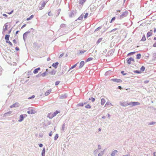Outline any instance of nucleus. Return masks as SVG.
<instances>
[{
  "mask_svg": "<svg viewBox=\"0 0 156 156\" xmlns=\"http://www.w3.org/2000/svg\"><path fill=\"white\" fill-rule=\"evenodd\" d=\"M129 14V12L127 10H126L124 12H122L121 14H120L118 16L119 19H122L123 18L126 17Z\"/></svg>",
  "mask_w": 156,
  "mask_h": 156,
  "instance_id": "1",
  "label": "nucleus"
},
{
  "mask_svg": "<svg viewBox=\"0 0 156 156\" xmlns=\"http://www.w3.org/2000/svg\"><path fill=\"white\" fill-rule=\"evenodd\" d=\"M120 105L123 107H126L128 105H129L130 104H129V103H127L125 101L120 102Z\"/></svg>",
  "mask_w": 156,
  "mask_h": 156,
  "instance_id": "2",
  "label": "nucleus"
},
{
  "mask_svg": "<svg viewBox=\"0 0 156 156\" xmlns=\"http://www.w3.org/2000/svg\"><path fill=\"white\" fill-rule=\"evenodd\" d=\"M27 116V115L24 114V115L22 114L20 115L19 117V119L18 120L19 122H21L23 120L24 118L25 117Z\"/></svg>",
  "mask_w": 156,
  "mask_h": 156,
  "instance_id": "3",
  "label": "nucleus"
},
{
  "mask_svg": "<svg viewBox=\"0 0 156 156\" xmlns=\"http://www.w3.org/2000/svg\"><path fill=\"white\" fill-rule=\"evenodd\" d=\"M110 80L118 83H121L122 82L121 80L117 78L112 79Z\"/></svg>",
  "mask_w": 156,
  "mask_h": 156,
  "instance_id": "4",
  "label": "nucleus"
},
{
  "mask_svg": "<svg viewBox=\"0 0 156 156\" xmlns=\"http://www.w3.org/2000/svg\"><path fill=\"white\" fill-rule=\"evenodd\" d=\"M127 63L128 64H131V61H134V60L133 58L132 57H130L129 58H127L126 59Z\"/></svg>",
  "mask_w": 156,
  "mask_h": 156,
  "instance_id": "5",
  "label": "nucleus"
},
{
  "mask_svg": "<svg viewBox=\"0 0 156 156\" xmlns=\"http://www.w3.org/2000/svg\"><path fill=\"white\" fill-rule=\"evenodd\" d=\"M129 104H130L129 105H131L132 106L140 105V103L138 102H129Z\"/></svg>",
  "mask_w": 156,
  "mask_h": 156,
  "instance_id": "6",
  "label": "nucleus"
},
{
  "mask_svg": "<svg viewBox=\"0 0 156 156\" xmlns=\"http://www.w3.org/2000/svg\"><path fill=\"white\" fill-rule=\"evenodd\" d=\"M19 104L18 103L16 102L10 106V108H16L19 107Z\"/></svg>",
  "mask_w": 156,
  "mask_h": 156,
  "instance_id": "7",
  "label": "nucleus"
},
{
  "mask_svg": "<svg viewBox=\"0 0 156 156\" xmlns=\"http://www.w3.org/2000/svg\"><path fill=\"white\" fill-rule=\"evenodd\" d=\"M75 12L74 11L72 10L71 11L69 14V16L70 17H73L74 16Z\"/></svg>",
  "mask_w": 156,
  "mask_h": 156,
  "instance_id": "8",
  "label": "nucleus"
},
{
  "mask_svg": "<svg viewBox=\"0 0 156 156\" xmlns=\"http://www.w3.org/2000/svg\"><path fill=\"white\" fill-rule=\"evenodd\" d=\"M67 97V94H62L59 97V98L60 99H65Z\"/></svg>",
  "mask_w": 156,
  "mask_h": 156,
  "instance_id": "9",
  "label": "nucleus"
},
{
  "mask_svg": "<svg viewBox=\"0 0 156 156\" xmlns=\"http://www.w3.org/2000/svg\"><path fill=\"white\" fill-rule=\"evenodd\" d=\"M48 73V70L47 69L45 71L41 74V75L42 77H44Z\"/></svg>",
  "mask_w": 156,
  "mask_h": 156,
  "instance_id": "10",
  "label": "nucleus"
},
{
  "mask_svg": "<svg viewBox=\"0 0 156 156\" xmlns=\"http://www.w3.org/2000/svg\"><path fill=\"white\" fill-rule=\"evenodd\" d=\"M33 46L34 48L38 49L40 48V46L38 45L37 42H34L33 43Z\"/></svg>",
  "mask_w": 156,
  "mask_h": 156,
  "instance_id": "11",
  "label": "nucleus"
},
{
  "mask_svg": "<svg viewBox=\"0 0 156 156\" xmlns=\"http://www.w3.org/2000/svg\"><path fill=\"white\" fill-rule=\"evenodd\" d=\"M52 89H50L47 90L45 93L44 95L45 96H48L51 91Z\"/></svg>",
  "mask_w": 156,
  "mask_h": 156,
  "instance_id": "12",
  "label": "nucleus"
},
{
  "mask_svg": "<svg viewBox=\"0 0 156 156\" xmlns=\"http://www.w3.org/2000/svg\"><path fill=\"white\" fill-rule=\"evenodd\" d=\"M59 63L58 62H56L55 63H54L52 64V66L55 69L57 68L58 66V65Z\"/></svg>",
  "mask_w": 156,
  "mask_h": 156,
  "instance_id": "13",
  "label": "nucleus"
},
{
  "mask_svg": "<svg viewBox=\"0 0 156 156\" xmlns=\"http://www.w3.org/2000/svg\"><path fill=\"white\" fill-rule=\"evenodd\" d=\"M84 65V62L83 61H82L80 62L79 69L81 68Z\"/></svg>",
  "mask_w": 156,
  "mask_h": 156,
  "instance_id": "14",
  "label": "nucleus"
},
{
  "mask_svg": "<svg viewBox=\"0 0 156 156\" xmlns=\"http://www.w3.org/2000/svg\"><path fill=\"white\" fill-rule=\"evenodd\" d=\"M118 152L117 150H115L112 151V153L111 154V156H115V154Z\"/></svg>",
  "mask_w": 156,
  "mask_h": 156,
  "instance_id": "15",
  "label": "nucleus"
},
{
  "mask_svg": "<svg viewBox=\"0 0 156 156\" xmlns=\"http://www.w3.org/2000/svg\"><path fill=\"white\" fill-rule=\"evenodd\" d=\"M56 73V71L54 69H52L51 72H48V73H49L51 75H55Z\"/></svg>",
  "mask_w": 156,
  "mask_h": 156,
  "instance_id": "16",
  "label": "nucleus"
},
{
  "mask_svg": "<svg viewBox=\"0 0 156 156\" xmlns=\"http://www.w3.org/2000/svg\"><path fill=\"white\" fill-rule=\"evenodd\" d=\"M48 1H48H45L44 0H43V2L41 5V6L42 7H44Z\"/></svg>",
  "mask_w": 156,
  "mask_h": 156,
  "instance_id": "17",
  "label": "nucleus"
},
{
  "mask_svg": "<svg viewBox=\"0 0 156 156\" xmlns=\"http://www.w3.org/2000/svg\"><path fill=\"white\" fill-rule=\"evenodd\" d=\"M47 117L50 119H51L54 117L52 114L51 113H48Z\"/></svg>",
  "mask_w": 156,
  "mask_h": 156,
  "instance_id": "18",
  "label": "nucleus"
},
{
  "mask_svg": "<svg viewBox=\"0 0 156 156\" xmlns=\"http://www.w3.org/2000/svg\"><path fill=\"white\" fill-rule=\"evenodd\" d=\"M41 69L40 67H38L35 69L33 73L34 74H36L38 73V71L40 70Z\"/></svg>",
  "mask_w": 156,
  "mask_h": 156,
  "instance_id": "19",
  "label": "nucleus"
},
{
  "mask_svg": "<svg viewBox=\"0 0 156 156\" xmlns=\"http://www.w3.org/2000/svg\"><path fill=\"white\" fill-rule=\"evenodd\" d=\"M83 16H84V15H83V14H81V15L75 21H77L78 20H81L83 18Z\"/></svg>",
  "mask_w": 156,
  "mask_h": 156,
  "instance_id": "20",
  "label": "nucleus"
},
{
  "mask_svg": "<svg viewBox=\"0 0 156 156\" xmlns=\"http://www.w3.org/2000/svg\"><path fill=\"white\" fill-rule=\"evenodd\" d=\"M7 23H5L4 25L5 28L3 29L2 33L3 34L4 32L7 30L8 28V25H7Z\"/></svg>",
  "mask_w": 156,
  "mask_h": 156,
  "instance_id": "21",
  "label": "nucleus"
},
{
  "mask_svg": "<svg viewBox=\"0 0 156 156\" xmlns=\"http://www.w3.org/2000/svg\"><path fill=\"white\" fill-rule=\"evenodd\" d=\"M27 113L29 114H34L35 113V111L33 109H31L30 110L28 111L27 112Z\"/></svg>",
  "mask_w": 156,
  "mask_h": 156,
  "instance_id": "22",
  "label": "nucleus"
},
{
  "mask_svg": "<svg viewBox=\"0 0 156 156\" xmlns=\"http://www.w3.org/2000/svg\"><path fill=\"white\" fill-rule=\"evenodd\" d=\"M27 34L26 32L23 34V38L24 41H25L26 39L27 38Z\"/></svg>",
  "mask_w": 156,
  "mask_h": 156,
  "instance_id": "23",
  "label": "nucleus"
},
{
  "mask_svg": "<svg viewBox=\"0 0 156 156\" xmlns=\"http://www.w3.org/2000/svg\"><path fill=\"white\" fill-rule=\"evenodd\" d=\"M152 30H150V31H148L147 34V37H148L152 35V33L151 32L152 31Z\"/></svg>",
  "mask_w": 156,
  "mask_h": 156,
  "instance_id": "24",
  "label": "nucleus"
},
{
  "mask_svg": "<svg viewBox=\"0 0 156 156\" xmlns=\"http://www.w3.org/2000/svg\"><path fill=\"white\" fill-rule=\"evenodd\" d=\"M10 37V35L9 34H6L5 35V39L6 40L5 41H9Z\"/></svg>",
  "mask_w": 156,
  "mask_h": 156,
  "instance_id": "25",
  "label": "nucleus"
},
{
  "mask_svg": "<svg viewBox=\"0 0 156 156\" xmlns=\"http://www.w3.org/2000/svg\"><path fill=\"white\" fill-rule=\"evenodd\" d=\"M12 113V112L11 111H9V112H7L5 113L4 114V116H9L10 115V114H11Z\"/></svg>",
  "mask_w": 156,
  "mask_h": 156,
  "instance_id": "26",
  "label": "nucleus"
},
{
  "mask_svg": "<svg viewBox=\"0 0 156 156\" xmlns=\"http://www.w3.org/2000/svg\"><path fill=\"white\" fill-rule=\"evenodd\" d=\"M31 32H32V33L34 32V30L33 28H30L28 31L26 32L28 34L30 33Z\"/></svg>",
  "mask_w": 156,
  "mask_h": 156,
  "instance_id": "27",
  "label": "nucleus"
},
{
  "mask_svg": "<svg viewBox=\"0 0 156 156\" xmlns=\"http://www.w3.org/2000/svg\"><path fill=\"white\" fill-rule=\"evenodd\" d=\"M45 148H43L42 151L41 153V155L42 156H45Z\"/></svg>",
  "mask_w": 156,
  "mask_h": 156,
  "instance_id": "28",
  "label": "nucleus"
},
{
  "mask_svg": "<svg viewBox=\"0 0 156 156\" xmlns=\"http://www.w3.org/2000/svg\"><path fill=\"white\" fill-rule=\"evenodd\" d=\"M105 100L104 98L101 99V105H104V104L105 103Z\"/></svg>",
  "mask_w": 156,
  "mask_h": 156,
  "instance_id": "29",
  "label": "nucleus"
},
{
  "mask_svg": "<svg viewBox=\"0 0 156 156\" xmlns=\"http://www.w3.org/2000/svg\"><path fill=\"white\" fill-rule=\"evenodd\" d=\"M86 0H80L79 3L81 5H83Z\"/></svg>",
  "mask_w": 156,
  "mask_h": 156,
  "instance_id": "30",
  "label": "nucleus"
},
{
  "mask_svg": "<svg viewBox=\"0 0 156 156\" xmlns=\"http://www.w3.org/2000/svg\"><path fill=\"white\" fill-rule=\"evenodd\" d=\"M59 112V111L58 110H56L54 112L52 113L54 117Z\"/></svg>",
  "mask_w": 156,
  "mask_h": 156,
  "instance_id": "31",
  "label": "nucleus"
},
{
  "mask_svg": "<svg viewBox=\"0 0 156 156\" xmlns=\"http://www.w3.org/2000/svg\"><path fill=\"white\" fill-rule=\"evenodd\" d=\"M34 17V15H31L30 16V17H28V18H27V19H26V20H27V21L29 20L32 19V18H33Z\"/></svg>",
  "mask_w": 156,
  "mask_h": 156,
  "instance_id": "32",
  "label": "nucleus"
},
{
  "mask_svg": "<svg viewBox=\"0 0 156 156\" xmlns=\"http://www.w3.org/2000/svg\"><path fill=\"white\" fill-rule=\"evenodd\" d=\"M146 39L145 36V35L143 34V36L140 41H146Z\"/></svg>",
  "mask_w": 156,
  "mask_h": 156,
  "instance_id": "33",
  "label": "nucleus"
},
{
  "mask_svg": "<svg viewBox=\"0 0 156 156\" xmlns=\"http://www.w3.org/2000/svg\"><path fill=\"white\" fill-rule=\"evenodd\" d=\"M141 55L140 53L137 54L136 55V58L137 59H139L141 58Z\"/></svg>",
  "mask_w": 156,
  "mask_h": 156,
  "instance_id": "34",
  "label": "nucleus"
},
{
  "mask_svg": "<svg viewBox=\"0 0 156 156\" xmlns=\"http://www.w3.org/2000/svg\"><path fill=\"white\" fill-rule=\"evenodd\" d=\"M57 13L56 15V16L57 17L58 16L59 14V13L60 12V11H61V9H58L57 11Z\"/></svg>",
  "mask_w": 156,
  "mask_h": 156,
  "instance_id": "35",
  "label": "nucleus"
},
{
  "mask_svg": "<svg viewBox=\"0 0 156 156\" xmlns=\"http://www.w3.org/2000/svg\"><path fill=\"white\" fill-rule=\"evenodd\" d=\"M78 63V62L76 64H75V65L71 66V67H70V68L69 69V71L70 69H72L74 68L75 67Z\"/></svg>",
  "mask_w": 156,
  "mask_h": 156,
  "instance_id": "36",
  "label": "nucleus"
},
{
  "mask_svg": "<svg viewBox=\"0 0 156 156\" xmlns=\"http://www.w3.org/2000/svg\"><path fill=\"white\" fill-rule=\"evenodd\" d=\"M133 72L135 73H136L137 74H139L141 73V72L140 70H134Z\"/></svg>",
  "mask_w": 156,
  "mask_h": 156,
  "instance_id": "37",
  "label": "nucleus"
},
{
  "mask_svg": "<svg viewBox=\"0 0 156 156\" xmlns=\"http://www.w3.org/2000/svg\"><path fill=\"white\" fill-rule=\"evenodd\" d=\"M145 67L144 66H142L140 69V70L141 71H141L142 72H143L144 71V70H145Z\"/></svg>",
  "mask_w": 156,
  "mask_h": 156,
  "instance_id": "38",
  "label": "nucleus"
},
{
  "mask_svg": "<svg viewBox=\"0 0 156 156\" xmlns=\"http://www.w3.org/2000/svg\"><path fill=\"white\" fill-rule=\"evenodd\" d=\"M93 59V58H92V57L89 58L87 59L86 60V62H88L92 60Z\"/></svg>",
  "mask_w": 156,
  "mask_h": 156,
  "instance_id": "39",
  "label": "nucleus"
},
{
  "mask_svg": "<svg viewBox=\"0 0 156 156\" xmlns=\"http://www.w3.org/2000/svg\"><path fill=\"white\" fill-rule=\"evenodd\" d=\"M156 58V53H154L153 54L152 59L153 60H155Z\"/></svg>",
  "mask_w": 156,
  "mask_h": 156,
  "instance_id": "40",
  "label": "nucleus"
},
{
  "mask_svg": "<svg viewBox=\"0 0 156 156\" xmlns=\"http://www.w3.org/2000/svg\"><path fill=\"white\" fill-rule=\"evenodd\" d=\"M58 134H56L55 136L54 137V140H56L58 138Z\"/></svg>",
  "mask_w": 156,
  "mask_h": 156,
  "instance_id": "41",
  "label": "nucleus"
},
{
  "mask_svg": "<svg viewBox=\"0 0 156 156\" xmlns=\"http://www.w3.org/2000/svg\"><path fill=\"white\" fill-rule=\"evenodd\" d=\"M102 40V38H99L97 41V44H98L99 43H100V42H101Z\"/></svg>",
  "mask_w": 156,
  "mask_h": 156,
  "instance_id": "42",
  "label": "nucleus"
},
{
  "mask_svg": "<svg viewBox=\"0 0 156 156\" xmlns=\"http://www.w3.org/2000/svg\"><path fill=\"white\" fill-rule=\"evenodd\" d=\"M84 105L83 103H80L78 104L77 105V106H83Z\"/></svg>",
  "mask_w": 156,
  "mask_h": 156,
  "instance_id": "43",
  "label": "nucleus"
},
{
  "mask_svg": "<svg viewBox=\"0 0 156 156\" xmlns=\"http://www.w3.org/2000/svg\"><path fill=\"white\" fill-rule=\"evenodd\" d=\"M85 107L86 108H91V106L89 104L87 105L86 106H85Z\"/></svg>",
  "mask_w": 156,
  "mask_h": 156,
  "instance_id": "44",
  "label": "nucleus"
},
{
  "mask_svg": "<svg viewBox=\"0 0 156 156\" xmlns=\"http://www.w3.org/2000/svg\"><path fill=\"white\" fill-rule=\"evenodd\" d=\"M135 53H136L135 51H133V52H130L127 55H133L134 54H135Z\"/></svg>",
  "mask_w": 156,
  "mask_h": 156,
  "instance_id": "45",
  "label": "nucleus"
},
{
  "mask_svg": "<svg viewBox=\"0 0 156 156\" xmlns=\"http://www.w3.org/2000/svg\"><path fill=\"white\" fill-rule=\"evenodd\" d=\"M155 123H156V122H149L148 124V125H154V124H155Z\"/></svg>",
  "mask_w": 156,
  "mask_h": 156,
  "instance_id": "46",
  "label": "nucleus"
},
{
  "mask_svg": "<svg viewBox=\"0 0 156 156\" xmlns=\"http://www.w3.org/2000/svg\"><path fill=\"white\" fill-rule=\"evenodd\" d=\"M66 26V25L65 24L62 23V24L60 25V28L64 27H65Z\"/></svg>",
  "mask_w": 156,
  "mask_h": 156,
  "instance_id": "47",
  "label": "nucleus"
},
{
  "mask_svg": "<svg viewBox=\"0 0 156 156\" xmlns=\"http://www.w3.org/2000/svg\"><path fill=\"white\" fill-rule=\"evenodd\" d=\"M6 42L7 43H8L11 46H12V42H10V41H9H9H6Z\"/></svg>",
  "mask_w": 156,
  "mask_h": 156,
  "instance_id": "48",
  "label": "nucleus"
},
{
  "mask_svg": "<svg viewBox=\"0 0 156 156\" xmlns=\"http://www.w3.org/2000/svg\"><path fill=\"white\" fill-rule=\"evenodd\" d=\"M98 150H97V149H96V150H95L94 152V154H95V155H96V154H98Z\"/></svg>",
  "mask_w": 156,
  "mask_h": 156,
  "instance_id": "49",
  "label": "nucleus"
},
{
  "mask_svg": "<svg viewBox=\"0 0 156 156\" xmlns=\"http://www.w3.org/2000/svg\"><path fill=\"white\" fill-rule=\"evenodd\" d=\"M65 123H64L63 124L62 127V130L63 131L64 130V129L65 128Z\"/></svg>",
  "mask_w": 156,
  "mask_h": 156,
  "instance_id": "50",
  "label": "nucleus"
},
{
  "mask_svg": "<svg viewBox=\"0 0 156 156\" xmlns=\"http://www.w3.org/2000/svg\"><path fill=\"white\" fill-rule=\"evenodd\" d=\"M88 15V13L87 12L86 13L84 16V18L86 19Z\"/></svg>",
  "mask_w": 156,
  "mask_h": 156,
  "instance_id": "51",
  "label": "nucleus"
},
{
  "mask_svg": "<svg viewBox=\"0 0 156 156\" xmlns=\"http://www.w3.org/2000/svg\"><path fill=\"white\" fill-rule=\"evenodd\" d=\"M60 81H56L55 83V86H57L60 83Z\"/></svg>",
  "mask_w": 156,
  "mask_h": 156,
  "instance_id": "52",
  "label": "nucleus"
},
{
  "mask_svg": "<svg viewBox=\"0 0 156 156\" xmlns=\"http://www.w3.org/2000/svg\"><path fill=\"white\" fill-rule=\"evenodd\" d=\"M101 27H98L96 29H95V31H97L99 30L100 29H101Z\"/></svg>",
  "mask_w": 156,
  "mask_h": 156,
  "instance_id": "53",
  "label": "nucleus"
},
{
  "mask_svg": "<svg viewBox=\"0 0 156 156\" xmlns=\"http://www.w3.org/2000/svg\"><path fill=\"white\" fill-rule=\"evenodd\" d=\"M115 19V17H113L112 19L111 20L110 23H112L113 21H114Z\"/></svg>",
  "mask_w": 156,
  "mask_h": 156,
  "instance_id": "54",
  "label": "nucleus"
},
{
  "mask_svg": "<svg viewBox=\"0 0 156 156\" xmlns=\"http://www.w3.org/2000/svg\"><path fill=\"white\" fill-rule=\"evenodd\" d=\"M35 97V96L34 95H33L31 96L29 98H28V99H30L32 98H34Z\"/></svg>",
  "mask_w": 156,
  "mask_h": 156,
  "instance_id": "55",
  "label": "nucleus"
},
{
  "mask_svg": "<svg viewBox=\"0 0 156 156\" xmlns=\"http://www.w3.org/2000/svg\"><path fill=\"white\" fill-rule=\"evenodd\" d=\"M117 30V28H115V29H113L112 30H111L109 32L110 33H112L113 31H115Z\"/></svg>",
  "mask_w": 156,
  "mask_h": 156,
  "instance_id": "56",
  "label": "nucleus"
},
{
  "mask_svg": "<svg viewBox=\"0 0 156 156\" xmlns=\"http://www.w3.org/2000/svg\"><path fill=\"white\" fill-rule=\"evenodd\" d=\"M121 73L122 74L123 76L126 75L127 74L126 73H125L124 71H122L121 72Z\"/></svg>",
  "mask_w": 156,
  "mask_h": 156,
  "instance_id": "57",
  "label": "nucleus"
},
{
  "mask_svg": "<svg viewBox=\"0 0 156 156\" xmlns=\"http://www.w3.org/2000/svg\"><path fill=\"white\" fill-rule=\"evenodd\" d=\"M103 152H101L100 153L98 154V156H102L103 155Z\"/></svg>",
  "mask_w": 156,
  "mask_h": 156,
  "instance_id": "58",
  "label": "nucleus"
},
{
  "mask_svg": "<svg viewBox=\"0 0 156 156\" xmlns=\"http://www.w3.org/2000/svg\"><path fill=\"white\" fill-rule=\"evenodd\" d=\"M109 104H110L112 105V104H111V103H110V102H107L105 104V106L108 105H109Z\"/></svg>",
  "mask_w": 156,
  "mask_h": 156,
  "instance_id": "59",
  "label": "nucleus"
},
{
  "mask_svg": "<svg viewBox=\"0 0 156 156\" xmlns=\"http://www.w3.org/2000/svg\"><path fill=\"white\" fill-rule=\"evenodd\" d=\"M91 100L92 102H93L95 101V99L94 98L92 97L91 98Z\"/></svg>",
  "mask_w": 156,
  "mask_h": 156,
  "instance_id": "60",
  "label": "nucleus"
},
{
  "mask_svg": "<svg viewBox=\"0 0 156 156\" xmlns=\"http://www.w3.org/2000/svg\"><path fill=\"white\" fill-rule=\"evenodd\" d=\"M86 51L85 50H83V51H80V53L81 54H83L84 52H85Z\"/></svg>",
  "mask_w": 156,
  "mask_h": 156,
  "instance_id": "61",
  "label": "nucleus"
},
{
  "mask_svg": "<svg viewBox=\"0 0 156 156\" xmlns=\"http://www.w3.org/2000/svg\"><path fill=\"white\" fill-rule=\"evenodd\" d=\"M41 73H39L36 76V77H39L40 76H41V74H40Z\"/></svg>",
  "mask_w": 156,
  "mask_h": 156,
  "instance_id": "62",
  "label": "nucleus"
},
{
  "mask_svg": "<svg viewBox=\"0 0 156 156\" xmlns=\"http://www.w3.org/2000/svg\"><path fill=\"white\" fill-rule=\"evenodd\" d=\"M48 15L49 16H52V13L51 12H49L48 13Z\"/></svg>",
  "mask_w": 156,
  "mask_h": 156,
  "instance_id": "63",
  "label": "nucleus"
},
{
  "mask_svg": "<svg viewBox=\"0 0 156 156\" xmlns=\"http://www.w3.org/2000/svg\"><path fill=\"white\" fill-rule=\"evenodd\" d=\"M15 50L16 51H18L20 49L18 47H16L15 48Z\"/></svg>",
  "mask_w": 156,
  "mask_h": 156,
  "instance_id": "64",
  "label": "nucleus"
}]
</instances>
